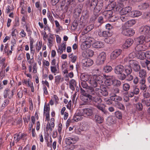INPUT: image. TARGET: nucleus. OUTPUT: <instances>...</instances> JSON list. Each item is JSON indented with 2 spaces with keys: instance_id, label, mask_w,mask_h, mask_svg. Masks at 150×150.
Wrapping results in <instances>:
<instances>
[{
  "instance_id": "52",
  "label": "nucleus",
  "mask_w": 150,
  "mask_h": 150,
  "mask_svg": "<svg viewBox=\"0 0 150 150\" xmlns=\"http://www.w3.org/2000/svg\"><path fill=\"white\" fill-rule=\"evenodd\" d=\"M102 6V4H98L97 5L95 6L94 8H94V10L97 11V12H99L101 9Z\"/></svg>"
},
{
  "instance_id": "60",
  "label": "nucleus",
  "mask_w": 150,
  "mask_h": 150,
  "mask_svg": "<svg viewBox=\"0 0 150 150\" xmlns=\"http://www.w3.org/2000/svg\"><path fill=\"white\" fill-rule=\"evenodd\" d=\"M94 27V25L93 24H91L85 28V30L86 31V32L90 31L93 29Z\"/></svg>"
},
{
  "instance_id": "5",
  "label": "nucleus",
  "mask_w": 150,
  "mask_h": 150,
  "mask_svg": "<svg viewBox=\"0 0 150 150\" xmlns=\"http://www.w3.org/2000/svg\"><path fill=\"white\" fill-rule=\"evenodd\" d=\"M122 50L120 49H116L113 51L110 55V59L112 60L116 59L121 54Z\"/></svg>"
},
{
  "instance_id": "7",
  "label": "nucleus",
  "mask_w": 150,
  "mask_h": 150,
  "mask_svg": "<svg viewBox=\"0 0 150 150\" xmlns=\"http://www.w3.org/2000/svg\"><path fill=\"white\" fill-rule=\"evenodd\" d=\"M122 33L127 36H132L135 33L134 31L132 28H123V29Z\"/></svg>"
},
{
  "instance_id": "48",
  "label": "nucleus",
  "mask_w": 150,
  "mask_h": 150,
  "mask_svg": "<svg viewBox=\"0 0 150 150\" xmlns=\"http://www.w3.org/2000/svg\"><path fill=\"white\" fill-rule=\"evenodd\" d=\"M135 23V21L132 19L126 22L125 23V24L128 27H130L134 25Z\"/></svg>"
},
{
  "instance_id": "41",
  "label": "nucleus",
  "mask_w": 150,
  "mask_h": 150,
  "mask_svg": "<svg viewBox=\"0 0 150 150\" xmlns=\"http://www.w3.org/2000/svg\"><path fill=\"white\" fill-rule=\"evenodd\" d=\"M42 45V42L40 40L38 42H37L35 46V50L37 52H39L40 50Z\"/></svg>"
},
{
  "instance_id": "29",
  "label": "nucleus",
  "mask_w": 150,
  "mask_h": 150,
  "mask_svg": "<svg viewBox=\"0 0 150 150\" xmlns=\"http://www.w3.org/2000/svg\"><path fill=\"white\" fill-rule=\"evenodd\" d=\"M95 106L97 107L98 109L101 110L105 114L107 115L109 114L108 112L105 110L101 104H95Z\"/></svg>"
},
{
  "instance_id": "35",
  "label": "nucleus",
  "mask_w": 150,
  "mask_h": 150,
  "mask_svg": "<svg viewBox=\"0 0 150 150\" xmlns=\"http://www.w3.org/2000/svg\"><path fill=\"white\" fill-rule=\"evenodd\" d=\"M125 71L126 74H131L132 72L131 66L129 65H126L125 67Z\"/></svg>"
},
{
  "instance_id": "38",
  "label": "nucleus",
  "mask_w": 150,
  "mask_h": 150,
  "mask_svg": "<svg viewBox=\"0 0 150 150\" xmlns=\"http://www.w3.org/2000/svg\"><path fill=\"white\" fill-rule=\"evenodd\" d=\"M69 87L72 90L75 89V87L76 86V81L72 79L70 81L69 83Z\"/></svg>"
},
{
  "instance_id": "26",
  "label": "nucleus",
  "mask_w": 150,
  "mask_h": 150,
  "mask_svg": "<svg viewBox=\"0 0 150 150\" xmlns=\"http://www.w3.org/2000/svg\"><path fill=\"white\" fill-rule=\"evenodd\" d=\"M82 112L81 111H79V112L74 116L73 117V120L76 122H78L79 121L81 120H82L83 117V115H80V113H81Z\"/></svg>"
},
{
  "instance_id": "47",
  "label": "nucleus",
  "mask_w": 150,
  "mask_h": 150,
  "mask_svg": "<svg viewBox=\"0 0 150 150\" xmlns=\"http://www.w3.org/2000/svg\"><path fill=\"white\" fill-rule=\"evenodd\" d=\"M111 98L112 100L117 102L121 101L122 99V98L121 97L116 95L112 96Z\"/></svg>"
},
{
  "instance_id": "42",
  "label": "nucleus",
  "mask_w": 150,
  "mask_h": 150,
  "mask_svg": "<svg viewBox=\"0 0 150 150\" xmlns=\"http://www.w3.org/2000/svg\"><path fill=\"white\" fill-rule=\"evenodd\" d=\"M33 41L31 40L30 43V54L33 57L34 55V53L35 52V48L33 47Z\"/></svg>"
},
{
  "instance_id": "13",
  "label": "nucleus",
  "mask_w": 150,
  "mask_h": 150,
  "mask_svg": "<svg viewBox=\"0 0 150 150\" xmlns=\"http://www.w3.org/2000/svg\"><path fill=\"white\" fill-rule=\"evenodd\" d=\"M139 31L142 34H149L150 31V27L147 25L143 26L140 28Z\"/></svg>"
},
{
  "instance_id": "43",
  "label": "nucleus",
  "mask_w": 150,
  "mask_h": 150,
  "mask_svg": "<svg viewBox=\"0 0 150 150\" xmlns=\"http://www.w3.org/2000/svg\"><path fill=\"white\" fill-rule=\"evenodd\" d=\"M142 104L147 106H150V99L146 98H144L142 100Z\"/></svg>"
},
{
  "instance_id": "39",
  "label": "nucleus",
  "mask_w": 150,
  "mask_h": 150,
  "mask_svg": "<svg viewBox=\"0 0 150 150\" xmlns=\"http://www.w3.org/2000/svg\"><path fill=\"white\" fill-rule=\"evenodd\" d=\"M69 57L70 59V60L72 63H75L78 58L77 55H74L73 53L69 55Z\"/></svg>"
},
{
  "instance_id": "24",
  "label": "nucleus",
  "mask_w": 150,
  "mask_h": 150,
  "mask_svg": "<svg viewBox=\"0 0 150 150\" xmlns=\"http://www.w3.org/2000/svg\"><path fill=\"white\" fill-rule=\"evenodd\" d=\"M112 14L113 13L112 11L109 10L105 11L103 13V15L104 16L105 18L108 20L111 16H112Z\"/></svg>"
},
{
  "instance_id": "63",
  "label": "nucleus",
  "mask_w": 150,
  "mask_h": 150,
  "mask_svg": "<svg viewBox=\"0 0 150 150\" xmlns=\"http://www.w3.org/2000/svg\"><path fill=\"white\" fill-rule=\"evenodd\" d=\"M135 107L136 109L139 111L141 110L143 108L142 104L140 103L136 104Z\"/></svg>"
},
{
  "instance_id": "18",
  "label": "nucleus",
  "mask_w": 150,
  "mask_h": 150,
  "mask_svg": "<svg viewBox=\"0 0 150 150\" xmlns=\"http://www.w3.org/2000/svg\"><path fill=\"white\" fill-rule=\"evenodd\" d=\"M142 14V13L138 10H134L131 11L129 13V15L133 17H138Z\"/></svg>"
},
{
  "instance_id": "3",
  "label": "nucleus",
  "mask_w": 150,
  "mask_h": 150,
  "mask_svg": "<svg viewBox=\"0 0 150 150\" xmlns=\"http://www.w3.org/2000/svg\"><path fill=\"white\" fill-rule=\"evenodd\" d=\"M76 5L75 0H64L62 2V5L65 6V8L67 9L69 6L71 7L75 6Z\"/></svg>"
},
{
  "instance_id": "54",
  "label": "nucleus",
  "mask_w": 150,
  "mask_h": 150,
  "mask_svg": "<svg viewBox=\"0 0 150 150\" xmlns=\"http://www.w3.org/2000/svg\"><path fill=\"white\" fill-rule=\"evenodd\" d=\"M112 70V67L109 65H106L103 68L104 71L106 72H109L111 71Z\"/></svg>"
},
{
  "instance_id": "56",
  "label": "nucleus",
  "mask_w": 150,
  "mask_h": 150,
  "mask_svg": "<svg viewBox=\"0 0 150 150\" xmlns=\"http://www.w3.org/2000/svg\"><path fill=\"white\" fill-rule=\"evenodd\" d=\"M125 79L127 81H130L133 79V76L131 74H127Z\"/></svg>"
},
{
  "instance_id": "28",
  "label": "nucleus",
  "mask_w": 150,
  "mask_h": 150,
  "mask_svg": "<svg viewBox=\"0 0 150 150\" xmlns=\"http://www.w3.org/2000/svg\"><path fill=\"white\" fill-rule=\"evenodd\" d=\"M108 92L106 87H104L103 86V87L101 88V91L100 92V94L99 95H102L105 96H106L108 95Z\"/></svg>"
},
{
  "instance_id": "46",
  "label": "nucleus",
  "mask_w": 150,
  "mask_h": 150,
  "mask_svg": "<svg viewBox=\"0 0 150 150\" xmlns=\"http://www.w3.org/2000/svg\"><path fill=\"white\" fill-rule=\"evenodd\" d=\"M112 84L114 86L119 87L121 85V82L119 80L115 79V76H114V78L113 80Z\"/></svg>"
},
{
  "instance_id": "2",
  "label": "nucleus",
  "mask_w": 150,
  "mask_h": 150,
  "mask_svg": "<svg viewBox=\"0 0 150 150\" xmlns=\"http://www.w3.org/2000/svg\"><path fill=\"white\" fill-rule=\"evenodd\" d=\"M129 64L132 67L134 71L138 72L141 69V67L138 62L136 60H129Z\"/></svg>"
},
{
  "instance_id": "19",
  "label": "nucleus",
  "mask_w": 150,
  "mask_h": 150,
  "mask_svg": "<svg viewBox=\"0 0 150 150\" xmlns=\"http://www.w3.org/2000/svg\"><path fill=\"white\" fill-rule=\"evenodd\" d=\"M94 54V52L91 50H88L86 51L83 52V55L85 57H91Z\"/></svg>"
},
{
  "instance_id": "51",
  "label": "nucleus",
  "mask_w": 150,
  "mask_h": 150,
  "mask_svg": "<svg viewBox=\"0 0 150 150\" xmlns=\"http://www.w3.org/2000/svg\"><path fill=\"white\" fill-rule=\"evenodd\" d=\"M115 106L120 109L124 110L125 109V107L120 102H117L115 103Z\"/></svg>"
},
{
  "instance_id": "36",
  "label": "nucleus",
  "mask_w": 150,
  "mask_h": 150,
  "mask_svg": "<svg viewBox=\"0 0 150 150\" xmlns=\"http://www.w3.org/2000/svg\"><path fill=\"white\" fill-rule=\"evenodd\" d=\"M96 81L98 85V86L103 83L104 80V77L100 75L96 76Z\"/></svg>"
},
{
  "instance_id": "33",
  "label": "nucleus",
  "mask_w": 150,
  "mask_h": 150,
  "mask_svg": "<svg viewBox=\"0 0 150 150\" xmlns=\"http://www.w3.org/2000/svg\"><path fill=\"white\" fill-rule=\"evenodd\" d=\"M16 44V41L15 39L11 40V50H10L8 52V54H11L14 48V47L15 46Z\"/></svg>"
},
{
  "instance_id": "61",
  "label": "nucleus",
  "mask_w": 150,
  "mask_h": 150,
  "mask_svg": "<svg viewBox=\"0 0 150 150\" xmlns=\"http://www.w3.org/2000/svg\"><path fill=\"white\" fill-rule=\"evenodd\" d=\"M148 60L146 59L145 60H141L140 61V63L143 68H145L147 66Z\"/></svg>"
},
{
  "instance_id": "45",
  "label": "nucleus",
  "mask_w": 150,
  "mask_h": 150,
  "mask_svg": "<svg viewBox=\"0 0 150 150\" xmlns=\"http://www.w3.org/2000/svg\"><path fill=\"white\" fill-rule=\"evenodd\" d=\"M104 41L106 43L110 44L114 43L115 41V39L112 37L109 38H105L104 40Z\"/></svg>"
},
{
  "instance_id": "9",
  "label": "nucleus",
  "mask_w": 150,
  "mask_h": 150,
  "mask_svg": "<svg viewBox=\"0 0 150 150\" xmlns=\"http://www.w3.org/2000/svg\"><path fill=\"white\" fill-rule=\"evenodd\" d=\"M93 63V60L90 59H83L81 64L83 67H88L91 66Z\"/></svg>"
},
{
  "instance_id": "20",
  "label": "nucleus",
  "mask_w": 150,
  "mask_h": 150,
  "mask_svg": "<svg viewBox=\"0 0 150 150\" xmlns=\"http://www.w3.org/2000/svg\"><path fill=\"white\" fill-rule=\"evenodd\" d=\"M132 10V7L130 6L125 7L122 8L120 11V13L121 15H125L128 13H129Z\"/></svg>"
},
{
  "instance_id": "21",
  "label": "nucleus",
  "mask_w": 150,
  "mask_h": 150,
  "mask_svg": "<svg viewBox=\"0 0 150 150\" xmlns=\"http://www.w3.org/2000/svg\"><path fill=\"white\" fill-rule=\"evenodd\" d=\"M124 69V67L122 65L117 66L115 67V72L117 74H121V73H122Z\"/></svg>"
},
{
  "instance_id": "25",
  "label": "nucleus",
  "mask_w": 150,
  "mask_h": 150,
  "mask_svg": "<svg viewBox=\"0 0 150 150\" xmlns=\"http://www.w3.org/2000/svg\"><path fill=\"white\" fill-rule=\"evenodd\" d=\"M91 76L85 74H82L80 76V78L81 81H88Z\"/></svg>"
},
{
  "instance_id": "1",
  "label": "nucleus",
  "mask_w": 150,
  "mask_h": 150,
  "mask_svg": "<svg viewBox=\"0 0 150 150\" xmlns=\"http://www.w3.org/2000/svg\"><path fill=\"white\" fill-rule=\"evenodd\" d=\"M93 111L92 108H85L81 111L82 113H80V115L86 117H92L93 115Z\"/></svg>"
},
{
  "instance_id": "58",
  "label": "nucleus",
  "mask_w": 150,
  "mask_h": 150,
  "mask_svg": "<svg viewBox=\"0 0 150 150\" xmlns=\"http://www.w3.org/2000/svg\"><path fill=\"white\" fill-rule=\"evenodd\" d=\"M50 110V105H45L44 109V113L46 114L49 113Z\"/></svg>"
},
{
  "instance_id": "53",
  "label": "nucleus",
  "mask_w": 150,
  "mask_h": 150,
  "mask_svg": "<svg viewBox=\"0 0 150 150\" xmlns=\"http://www.w3.org/2000/svg\"><path fill=\"white\" fill-rule=\"evenodd\" d=\"M130 86L128 83H125L122 85V89L125 91H127L130 88Z\"/></svg>"
},
{
  "instance_id": "14",
  "label": "nucleus",
  "mask_w": 150,
  "mask_h": 150,
  "mask_svg": "<svg viewBox=\"0 0 150 150\" xmlns=\"http://www.w3.org/2000/svg\"><path fill=\"white\" fill-rule=\"evenodd\" d=\"M91 45V43L85 41L81 43V48L82 50H85L90 48Z\"/></svg>"
},
{
  "instance_id": "50",
  "label": "nucleus",
  "mask_w": 150,
  "mask_h": 150,
  "mask_svg": "<svg viewBox=\"0 0 150 150\" xmlns=\"http://www.w3.org/2000/svg\"><path fill=\"white\" fill-rule=\"evenodd\" d=\"M53 36L51 35L47 38L48 41V45L49 46L51 47H52L53 43Z\"/></svg>"
},
{
  "instance_id": "49",
  "label": "nucleus",
  "mask_w": 150,
  "mask_h": 150,
  "mask_svg": "<svg viewBox=\"0 0 150 150\" xmlns=\"http://www.w3.org/2000/svg\"><path fill=\"white\" fill-rule=\"evenodd\" d=\"M63 79L60 75H57L55 77V82L56 84H58L60 81H62Z\"/></svg>"
},
{
  "instance_id": "16",
  "label": "nucleus",
  "mask_w": 150,
  "mask_h": 150,
  "mask_svg": "<svg viewBox=\"0 0 150 150\" xmlns=\"http://www.w3.org/2000/svg\"><path fill=\"white\" fill-rule=\"evenodd\" d=\"M135 41L137 44H142L145 42V36L143 35H141L136 38Z\"/></svg>"
},
{
  "instance_id": "15",
  "label": "nucleus",
  "mask_w": 150,
  "mask_h": 150,
  "mask_svg": "<svg viewBox=\"0 0 150 150\" xmlns=\"http://www.w3.org/2000/svg\"><path fill=\"white\" fill-rule=\"evenodd\" d=\"M133 42V41L132 39H128L125 41L123 45V47L124 48L127 49L132 45Z\"/></svg>"
},
{
  "instance_id": "62",
  "label": "nucleus",
  "mask_w": 150,
  "mask_h": 150,
  "mask_svg": "<svg viewBox=\"0 0 150 150\" xmlns=\"http://www.w3.org/2000/svg\"><path fill=\"white\" fill-rule=\"evenodd\" d=\"M81 8L78 7L75 9L74 13L76 15L79 16L81 13Z\"/></svg>"
},
{
  "instance_id": "22",
  "label": "nucleus",
  "mask_w": 150,
  "mask_h": 150,
  "mask_svg": "<svg viewBox=\"0 0 150 150\" xmlns=\"http://www.w3.org/2000/svg\"><path fill=\"white\" fill-rule=\"evenodd\" d=\"M114 78V76H108L105 81V83L108 86H110L111 84H112Z\"/></svg>"
},
{
  "instance_id": "30",
  "label": "nucleus",
  "mask_w": 150,
  "mask_h": 150,
  "mask_svg": "<svg viewBox=\"0 0 150 150\" xmlns=\"http://www.w3.org/2000/svg\"><path fill=\"white\" fill-rule=\"evenodd\" d=\"M123 2H124L121 0H120L118 2L117 4V5L116 4V6H115L116 11H119L122 8L124 7Z\"/></svg>"
},
{
  "instance_id": "64",
  "label": "nucleus",
  "mask_w": 150,
  "mask_h": 150,
  "mask_svg": "<svg viewBox=\"0 0 150 150\" xmlns=\"http://www.w3.org/2000/svg\"><path fill=\"white\" fill-rule=\"evenodd\" d=\"M111 91L115 95L116 93H119L120 92V90L118 88H114L111 89Z\"/></svg>"
},
{
  "instance_id": "40",
  "label": "nucleus",
  "mask_w": 150,
  "mask_h": 150,
  "mask_svg": "<svg viewBox=\"0 0 150 150\" xmlns=\"http://www.w3.org/2000/svg\"><path fill=\"white\" fill-rule=\"evenodd\" d=\"M95 119L96 122L99 124L102 123L104 121L103 118L98 115H95Z\"/></svg>"
},
{
  "instance_id": "37",
  "label": "nucleus",
  "mask_w": 150,
  "mask_h": 150,
  "mask_svg": "<svg viewBox=\"0 0 150 150\" xmlns=\"http://www.w3.org/2000/svg\"><path fill=\"white\" fill-rule=\"evenodd\" d=\"M116 6V3L114 1H112L107 6V8L109 9V10L112 11L115 8V9Z\"/></svg>"
},
{
  "instance_id": "6",
  "label": "nucleus",
  "mask_w": 150,
  "mask_h": 150,
  "mask_svg": "<svg viewBox=\"0 0 150 150\" xmlns=\"http://www.w3.org/2000/svg\"><path fill=\"white\" fill-rule=\"evenodd\" d=\"M54 118H51L50 120V123L49 122L46 125L45 128V130L46 132H48L49 131L50 132L52 131L54 126Z\"/></svg>"
},
{
  "instance_id": "31",
  "label": "nucleus",
  "mask_w": 150,
  "mask_h": 150,
  "mask_svg": "<svg viewBox=\"0 0 150 150\" xmlns=\"http://www.w3.org/2000/svg\"><path fill=\"white\" fill-rule=\"evenodd\" d=\"M123 2H124L121 0H120L118 2L117 4V5L116 4V6H115L116 11H119L122 8L124 7Z\"/></svg>"
},
{
  "instance_id": "32",
  "label": "nucleus",
  "mask_w": 150,
  "mask_h": 150,
  "mask_svg": "<svg viewBox=\"0 0 150 150\" xmlns=\"http://www.w3.org/2000/svg\"><path fill=\"white\" fill-rule=\"evenodd\" d=\"M123 2H124L121 0H120L118 2L117 4V5L116 4V6H115L116 11H119L122 8L124 7Z\"/></svg>"
},
{
  "instance_id": "4",
  "label": "nucleus",
  "mask_w": 150,
  "mask_h": 150,
  "mask_svg": "<svg viewBox=\"0 0 150 150\" xmlns=\"http://www.w3.org/2000/svg\"><path fill=\"white\" fill-rule=\"evenodd\" d=\"M106 55L104 52H101L98 56L96 62L98 64H102L104 63L106 59Z\"/></svg>"
},
{
  "instance_id": "17",
  "label": "nucleus",
  "mask_w": 150,
  "mask_h": 150,
  "mask_svg": "<svg viewBox=\"0 0 150 150\" xmlns=\"http://www.w3.org/2000/svg\"><path fill=\"white\" fill-rule=\"evenodd\" d=\"M138 72H139V76L141 78L140 79H146L145 78L147 76L146 71L144 69H140Z\"/></svg>"
},
{
  "instance_id": "8",
  "label": "nucleus",
  "mask_w": 150,
  "mask_h": 150,
  "mask_svg": "<svg viewBox=\"0 0 150 150\" xmlns=\"http://www.w3.org/2000/svg\"><path fill=\"white\" fill-rule=\"evenodd\" d=\"M14 89L11 91L8 88L5 89L4 93V98H8L9 99L12 98L14 94Z\"/></svg>"
},
{
  "instance_id": "11",
  "label": "nucleus",
  "mask_w": 150,
  "mask_h": 150,
  "mask_svg": "<svg viewBox=\"0 0 150 150\" xmlns=\"http://www.w3.org/2000/svg\"><path fill=\"white\" fill-rule=\"evenodd\" d=\"M146 79H140L139 84L140 89L141 90L145 91L147 89L146 85Z\"/></svg>"
},
{
  "instance_id": "34",
  "label": "nucleus",
  "mask_w": 150,
  "mask_h": 150,
  "mask_svg": "<svg viewBox=\"0 0 150 150\" xmlns=\"http://www.w3.org/2000/svg\"><path fill=\"white\" fill-rule=\"evenodd\" d=\"M92 100L95 103V104H101L102 101V100L98 96L93 97V99Z\"/></svg>"
},
{
  "instance_id": "55",
  "label": "nucleus",
  "mask_w": 150,
  "mask_h": 150,
  "mask_svg": "<svg viewBox=\"0 0 150 150\" xmlns=\"http://www.w3.org/2000/svg\"><path fill=\"white\" fill-rule=\"evenodd\" d=\"M139 59L141 60H143L145 58V52H140L139 53Z\"/></svg>"
},
{
  "instance_id": "10",
  "label": "nucleus",
  "mask_w": 150,
  "mask_h": 150,
  "mask_svg": "<svg viewBox=\"0 0 150 150\" xmlns=\"http://www.w3.org/2000/svg\"><path fill=\"white\" fill-rule=\"evenodd\" d=\"M88 82L91 86L95 88L98 86V85L96 81V76H91L88 81Z\"/></svg>"
},
{
  "instance_id": "27",
  "label": "nucleus",
  "mask_w": 150,
  "mask_h": 150,
  "mask_svg": "<svg viewBox=\"0 0 150 150\" xmlns=\"http://www.w3.org/2000/svg\"><path fill=\"white\" fill-rule=\"evenodd\" d=\"M58 65L56 66H51L50 67V70L52 73L54 74L55 75L56 74H58L59 72V69Z\"/></svg>"
},
{
  "instance_id": "59",
  "label": "nucleus",
  "mask_w": 150,
  "mask_h": 150,
  "mask_svg": "<svg viewBox=\"0 0 150 150\" xmlns=\"http://www.w3.org/2000/svg\"><path fill=\"white\" fill-rule=\"evenodd\" d=\"M74 76V74L73 72H71L65 75L64 76V77L65 78V80L67 81L69 80L68 77H69L70 78H72Z\"/></svg>"
},
{
  "instance_id": "57",
  "label": "nucleus",
  "mask_w": 150,
  "mask_h": 150,
  "mask_svg": "<svg viewBox=\"0 0 150 150\" xmlns=\"http://www.w3.org/2000/svg\"><path fill=\"white\" fill-rule=\"evenodd\" d=\"M88 92L90 94L94 95L95 94V91L93 88L89 87L87 89Z\"/></svg>"
},
{
  "instance_id": "12",
  "label": "nucleus",
  "mask_w": 150,
  "mask_h": 150,
  "mask_svg": "<svg viewBox=\"0 0 150 150\" xmlns=\"http://www.w3.org/2000/svg\"><path fill=\"white\" fill-rule=\"evenodd\" d=\"M98 34L100 37H108L111 35L109 31L105 30L102 31V30H98Z\"/></svg>"
},
{
  "instance_id": "23",
  "label": "nucleus",
  "mask_w": 150,
  "mask_h": 150,
  "mask_svg": "<svg viewBox=\"0 0 150 150\" xmlns=\"http://www.w3.org/2000/svg\"><path fill=\"white\" fill-rule=\"evenodd\" d=\"M93 47L96 48H101L103 47L104 44L102 42L97 41L92 44Z\"/></svg>"
},
{
  "instance_id": "44",
  "label": "nucleus",
  "mask_w": 150,
  "mask_h": 150,
  "mask_svg": "<svg viewBox=\"0 0 150 150\" xmlns=\"http://www.w3.org/2000/svg\"><path fill=\"white\" fill-rule=\"evenodd\" d=\"M82 126V131H86L89 129L90 127L88 123L85 122H84L83 123Z\"/></svg>"
}]
</instances>
